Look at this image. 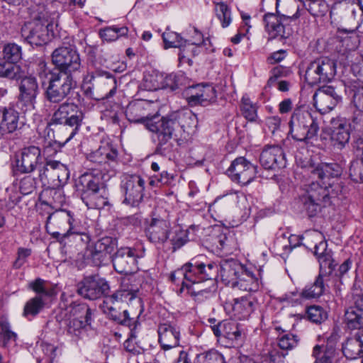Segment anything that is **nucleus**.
<instances>
[{"mask_svg":"<svg viewBox=\"0 0 363 363\" xmlns=\"http://www.w3.org/2000/svg\"><path fill=\"white\" fill-rule=\"evenodd\" d=\"M298 339L296 335L291 333H284L280 335L278 339V345L282 350H289L296 347L298 345Z\"/></svg>","mask_w":363,"mask_h":363,"instance_id":"obj_56","label":"nucleus"},{"mask_svg":"<svg viewBox=\"0 0 363 363\" xmlns=\"http://www.w3.org/2000/svg\"><path fill=\"white\" fill-rule=\"evenodd\" d=\"M35 179L31 176H26L20 181L19 189L24 194H29L35 188Z\"/></svg>","mask_w":363,"mask_h":363,"instance_id":"obj_61","label":"nucleus"},{"mask_svg":"<svg viewBox=\"0 0 363 363\" xmlns=\"http://www.w3.org/2000/svg\"><path fill=\"white\" fill-rule=\"evenodd\" d=\"M22 48L15 43L6 44L2 50L3 58L10 63H17L22 58Z\"/></svg>","mask_w":363,"mask_h":363,"instance_id":"obj_46","label":"nucleus"},{"mask_svg":"<svg viewBox=\"0 0 363 363\" xmlns=\"http://www.w3.org/2000/svg\"><path fill=\"white\" fill-rule=\"evenodd\" d=\"M123 306L118 298L113 294L104 297L100 308L104 313L113 320L123 325H130V320L133 318L130 317L128 310H123V313H121Z\"/></svg>","mask_w":363,"mask_h":363,"instance_id":"obj_27","label":"nucleus"},{"mask_svg":"<svg viewBox=\"0 0 363 363\" xmlns=\"http://www.w3.org/2000/svg\"><path fill=\"white\" fill-rule=\"evenodd\" d=\"M325 289L323 277L320 273L313 284L305 286L301 291V296L305 300L316 298L324 293Z\"/></svg>","mask_w":363,"mask_h":363,"instance_id":"obj_40","label":"nucleus"},{"mask_svg":"<svg viewBox=\"0 0 363 363\" xmlns=\"http://www.w3.org/2000/svg\"><path fill=\"white\" fill-rule=\"evenodd\" d=\"M118 156V150L111 143L102 142L97 150L86 156L87 160L93 164V167L89 169L100 172L101 178L108 181L116 174L111 163L116 162Z\"/></svg>","mask_w":363,"mask_h":363,"instance_id":"obj_5","label":"nucleus"},{"mask_svg":"<svg viewBox=\"0 0 363 363\" xmlns=\"http://www.w3.org/2000/svg\"><path fill=\"white\" fill-rule=\"evenodd\" d=\"M29 288L37 294L36 296H41L42 298H52L57 296V286L48 281L38 278L29 283Z\"/></svg>","mask_w":363,"mask_h":363,"instance_id":"obj_38","label":"nucleus"},{"mask_svg":"<svg viewBox=\"0 0 363 363\" xmlns=\"http://www.w3.org/2000/svg\"><path fill=\"white\" fill-rule=\"evenodd\" d=\"M280 300L281 301H286L289 303L294 305L301 303V302L305 300L303 297L301 296V292H298L297 291H290L281 297H280Z\"/></svg>","mask_w":363,"mask_h":363,"instance_id":"obj_62","label":"nucleus"},{"mask_svg":"<svg viewBox=\"0 0 363 363\" xmlns=\"http://www.w3.org/2000/svg\"><path fill=\"white\" fill-rule=\"evenodd\" d=\"M162 73L152 72L150 74H146L140 86L141 90L156 91L162 89Z\"/></svg>","mask_w":363,"mask_h":363,"instance_id":"obj_43","label":"nucleus"},{"mask_svg":"<svg viewBox=\"0 0 363 363\" xmlns=\"http://www.w3.org/2000/svg\"><path fill=\"white\" fill-rule=\"evenodd\" d=\"M70 313L76 316L70 320L67 332L75 337H79L85 328L91 324V311L85 304H75L72 307Z\"/></svg>","mask_w":363,"mask_h":363,"instance_id":"obj_23","label":"nucleus"},{"mask_svg":"<svg viewBox=\"0 0 363 363\" xmlns=\"http://www.w3.org/2000/svg\"><path fill=\"white\" fill-rule=\"evenodd\" d=\"M218 267L223 282L235 288L241 274L244 272L243 267L233 259L222 260Z\"/></svg>","mask_w":363,"mask_h":363,"instance_id":"obj_30","label":"nucleus"},{"mask_svg":"<svg viewBox=\"0 0 363 363\" xmlns=\"http://www.w3.org/2000/svg\"><path fill=\"white\" fill-rule=\"evenodd\" d=\"M352 102L358 111H363V82L354 81L349 86Z\"/></svg>","mask_w":363,"mask_h":363,"instance_id":"obj_48","label":"nucleus"},{"mask_svg":"<svg viewBox=\"0 0 363 363\" xmlns=\"http://www.w3.org/2000/svg\"><path fill=\"white\" fill-rule=\"evenodd\" d=\"M213 230L215 232L216 237L213 238L212 240L213 245L220 250H228L230 240L227 235L220 233V227L213 228Z\"/></svg>","mask_w":363,"mask_h":363,"instance_id":"obj_58","label":"nucleus"},{"mask_svg":"<svg viewBox=\"0 0 363 363\" xmlns=\"http://www.w3.org/2000/svg\"><path fill=\"white\" fill-rule=\"evenodd\" d=\"M218 267L214 262L204 264L191 259L182 268L175 270L171 274V280L176 284H181L179 292L184 290L194 296L197 301H202L212 294L207 281L218 277Z\"/></svg>","mask_w":363,"mask_h":363,"instance_id":"obj_1","label":"nucleus"},{"mask_svg":"<svg viewBox=\"0 0 363 363\" xmlns=\"http://www.w3.org/2000/svg\"><path fill=\"white\" fill-rule=\"evenodd\" d=\"M184 96L191 106H206L216 99L215 88L208 84H198L189 86L184 91Z\"/></svg>","mask_w":363,"mask_h":363,"instance_id":"obj_20","label":"nucleus"},{"mask_svg":"<svg viewBox=\"0 0 363 363\" xmlns=\"http://www.w3.org/2000/svg\"><path fill=\"white\" fill-rule=\"evenodd\" d=\"M311 177L317 179L312 182L306 190L300 195L302 204H319L332 203L330 201L329 188L332 187L334 179H337L342 173V168L335 162L320 163L310 169Z\"/></svg>","mask_w":363,"mask_h":363,"instance_id":"obj_2","label":"nucleus"},{"mask_svg":"<svg viewBox=\"0 0 363 363\" xmlns=\"http://www.w3.org/2000/svg\"><path fill=\"white\" fill-rule=\"evenodd\" d=\"M52 217H55L57 218L65 219L67 220L69 228L68 230L65 233H60L59 232H55L52 234L54 238H56L60 242H63L65 238H68L71 235H79L80 233L75 228L73 223L74 219L73 218V215L71 211H66L64 209L56 210L54 213H51L48 217V222L52 218Z\"/></svg>","mask_w":363,"mask_h":363,"instance_id":"obj_36","label":"nucleus"},{"mask_svg":"<svg viewBox=\"0 0 363 363\" xmlns=\"http://www.w3.org/2000/svg\"><path fill=\"white\" fill-rule=\"evenodd\" d=\"M313 99L315 107L322 113L330 112L342 101V96L331 86L319 88Z\"/></svg>","mask_w":363,"mask_h":363,"instance_id":"obj_19","label":"nucleus"},{"mask_svg":"<svg viewBox=\"0 0 363 363\" xmlns=\"http://www.w3.org/2000/svg\"><path fill=\"white\" fill-rule=\"evenodd\" d=\"M220 201L227 203L244 204L245 203H253L255 202V199L251 195H247L243 192L235 191L218 196L215 199L214 202L216 203Z\"/></svg>","mask_w":363,"mask_h":363,"instance_id":"obj_42","label":"nucleus"},{"mask_svg":"<svg viewBox=\"0 0 363 363\" xmlns=\"http://www.w3.org/2000/svg\"><path fill=\"white\" fill-rule=\"evenodd\" d=\"M75 86L76 82L72 74L52 71L45 91L46 98L52 103H60L70 94Z\"/></svg>","mask_w":363,"mask_h":363,"instance_id":"obj_7","label":"nucleus"},{"mask_svg":"<svg viewBox=\"0 0 363 363\" xmlns=\"http://www.w3.org/2000/svg\"><path fill=\"white\" fill-rule=\"evenodd\" d=\"M52 62L57 69L54 72H63L71 74L78 71L81 67V60L77 50L72 46H62L52 53Z\"/></svg>","mask_w":363,"mask_h":363,"instance_id":"obj_12","label":"nucleus"},{"mask_svg":"<svg viewBox=\"0 0 363 363\" xmlns=\"http://www.w3.org/2000/svg\"><path fill=\"white\" fill-rule=\"evenodd\" d=\"M158 334L159 342L164 350L179 345L180 333L176 327L167 323L160 324Z\"/></svg>","mask_w":363,"mask_h":363,"instance_id":"obj_34","label":"nucleus"},{"mask_svg":"<svg viewBox=\"0 0 363 363\" xmlns=\"http://www.w3.org/2000/svg\"><path fill=\"white\" fill-rule=\"evenodd\" d=\"M258 280L251 273L244 270L238 279L235 288L245 291H255L258 289Z\"/></svg>","mask_w":363,"mask_h":363,"instance_id":"obj_44","label":"nucleus"},{"mask_svg":"<svg viewBox=\"0 0 363 363\" xmlns=\"http://www.w3.org/2000/svg\"><path fill=\"white\" fill-rule=\"evenodd\" d=\"M29 288L37 294L36 296H41L42 298H52L57 296V286L48 281L38 278L29 283Z\"/></svg>","mask_w":363,"mask_h":363,"instance_id":"obj_37","label":"nucleus"},{"mask_svg":"<svg viewBox=\"0 0 363 363\" xmlns=\"http://www.w3.org/2000/svg\"><path fill=\"white\" fill-rule=\"evenodd\" d=\"M128 33V29L125 26H113L101 29L99 35L102 40L111 42L118 40L120 37L125 36Z\"/></svg>","mask_w":363,"mask_h":363,"instance_id":"obj_45","label":"nucleus"},{"mask_svg":"<svg viewBox=\"0 0 363 363\" xmlns=\"http://www.w3.org/2000/svg\"><path fill=\"white\" fill-rule=\"evenodd\" d=\"M49 196L52 197L51 201H43L42 204H52V203L57 204H64L66 203V198L64 191L58 188H50V189L45 190L42 196Z\"/></svg>","mask_w":363,"mask_h":363,"instance_id":"obj_55","label":"nucleus"},{"mask_svg":"<svg viewBox=\"0 0 363 363\" xmlns=\"http://www.w3.org/2000/svg\"><path fill=\"white\" fill-rule=\"evenodd\" d=\"M21 80L17 105L23 112L33 111L39 93L37 79L33 76H25Z\"/></svg>","mask_w":363,"mask_h":363,"instance_id":"obj_18","label":"nucleus"},{"mask_svg":"<svg viewBox=\"0 0 363 363\" xmlns=\"http://www.w3.org/2000/svg\"><path fill=\"white\" fill-rule=\"evenodd\" d=\"M69 178V172L67 166L56 160L48 161L39 172V179L43 185L49 188L64 186Z\"/></svg>","mask_w":363,"mask_h":363,"instance_id":"obj_11","label":"nucleus"},{"mask_svg":"<svg viewBox=\"0 0 363 363\" xmlns=\"http://www.w3.org/2000/svg\"><path fill=\"white\" fill-rule=\"evenodd\" d=\"M347 125L351 130H360L363 126V111H358L354 113L351 122Z\"/></svg>","mask_w":363,"mask_h":363,"instance_id":"obj_64","label":"nucleus"},{"mask_svg":"<svg viewBox=\"0 0 363 363\" xmlns=\"http://www.w3.org/2000/svg\"><path fill=\"white\" fill-rule=\"evenodd\" d=\"M140 288V281L135 276H130L122 280L121 286L114 294L121 303L124 305L134 301L136 305L135 317L138 318L143 311L142 301L138 298Z\"/></svg>","mask_w":363,"mask_h":363,"instance_id":"obj_15","label":"nucleus"},{"mask_svg":"<svg viewBox=\"0 0 363 363\" xmlns=\"http://www.w3.org/2000/svg\"><path fill=\"white\" fill-rule=\"evenodd\" d=\"M257 301L252 296L234 298L225 304V311L233 317L238 319H245L253 312Z\"/></svg>","mask_w":363,"mask_h":363,"instance_id":"obj_28","label":"nucleus"},{"mask_svg":"<svg viewBox=\"0 0 363 363\" xmlns=\"http://www.w3.org/2000/svg\"><path fill=\"white\" fill-rule=\"evenodd\" d=\"M95 79L96 77L93 74H89L84 78V82L82 85V91L87 98L99 101L104 98L108 99L115 94L117 89V84L116 79L113 75L108 73H105L103 76L97 79V82L104 86L106 88L105 89H108V91L104 95L95 94L94 84H92V81Z\"/></svg>","mask_w":363,"mask_h":363,"instance_id":"obj_17","label":"nucleus"},{"mask_svg":"<svg viewBox=\"0 0 363 363\" xmlns=\"http://www.w3.org/2000/svg\"><path fill=\"white\" fill-rule=\"evenodd\" d=\"M350 129L345 119H337L333 122L331 140L335 147L342 149L348 143L350 138Z\"/></svg>","mask_w":363,"mask_h":363,"instance_id":"obj_35","label":"nucleus"},{"mask_svg":"<svg viewBox=\"0 0 363 363\" xmlns=\"http://www.w3.org/2000/svg\"><path fill=\"white\" fill-rule=\"evenodd\" d=\"M200 363H227L223 354L215 350H211L199 356Z\"/></svg>","mask_w":363,"mask_h":363,"instance_id":"obj_54","label":"nucleus"},{"mask_svg":"<svg viewBox=\"0 0 363 363\" xmlns=\"http://www.w3.org/2000/svg\"><path fill=\"white\" fill-rule=\"evenodd\" d=\"M322 238L321 235L318 231L308 232L305 234L306 243L303 245L307 248H311L312 244L314 241H318L314 244V254L317 256L320 264V272L323 269H330L329 273L331 272L333 269V261L331 256L329 253L325 252L326 242L320 240Z\"/></svg>","mask_w":363,"mask_h":363,"instance_id":"obj_25","label":"nucleus"},{"mask_svg":"<svg viewBox=\"0 0 363 363\" xmlns=\"http://www.w3.org/2000/svg\"><path fill=\"white\" fill-rule=\"evenodd\" d=\"M116 246V241L111 237H104L100 239L95 244L96 253L110 255L113 252Z\"/></svg>","mask_w":363,"mask_h":363,"instance_id":"obj_52","label":"nucleus"},{"mask_svg":"<svg viewBox=\"0 0 363 363\" xmlns=\"http://www.w3.org/2000/svg\"><path fill=\"white\" fill-rule=\"evenodd\" d=\"M241 335L238 325L233 320H226L224 337L230 340H238Z\"/></svg>","mask_w":363,"mask_h":363,"instance_id":"obj_59","label":"nucleus"},{"mask_svg":"<svg viewBox=\"0 0 363 363\" xmlns=\"http://www.w3.org/2000/svg\"><path fill=\"white\" fill-rule=\"evenodd\" d=\"M163 80L162 89L169 88L172 90H174L178 87V82L177 79V75L174 73H171L169 74H162Z\"/></svg>","mask_w":363,"mask_h":363,"instance_id":"obj_63","label":"nucleus"},{"mask_svg":"<svg viewBox=\"0 0 363 363\" xmlns=\"http://www.w3.org/2000/svg\"><path fill=\"white\" fill-rule=\"evenodd\" d=\"M157 110V104L153 101L136 99L128 104L125 109V116L128 121L133 123L144 124L152 120Z\"/></svg>","mask_w":363,"mask_h":363,"instance_id":"obj_13","label":"nucleus"},{"mask_svg":"<svg viewBox=\"0 0 363 363\" xmlns=\"http://www.w3.org/2000/svg\"><path fill=\"white\" fill-rule=\"evenodd\" d=\"M83 120V113L74 103L65 102L54 112L52 121L56 124H65L73 127L65 143H68L78 132Z\"/></svg>","mask_w":363,"mask_h":363,"instance_id":"obj_10","label":"nucleus"},{"mask_svg":"<svg viewBox=\"0 0 363 363\" xmlns=\"http://www.w3.org/2000/svg\"><path fill=\"white\" fill-rule=\"evenodd\" d=\"M334 352L327 347L315 345L313 350V356L315 358V363H333Z\"/></svg>","mask_w":363,"mask_h":363,"instance_id":"obj_50","label":"nucleus"},{"mask_svg":"<svg viewBox=\"0 0 363 363\" xmlns=\"http://www.w3.org/2000/svg\"><path fill=\"white\" fill-rule=\"evenodd\" d=\"M336 69L335 60L327 57L318 58L307 67L306 80L311 85L329 82L334 79Z\"/></svg>","mask_w":363,"mask_h":363,"instance_id":"obj_9","label":"nucleus"},{"mask_svg":"<svg viewBox=\"0 0 363 363\" xmlns=\"http://www.w3.org/2000/svg\"><path fill=\"white\" fill-rule=\"evenodd\" d=\"M194 34L192 39L190 40L191 43L184 45L183 49H181V52L179 53V60L180 63H187L189 65L192 64L191 60L189 58V52H195V45H200L203 43V37L201 32L196 28H194Z\"/></svg>","mask_w":363,"mask_h":363,"instance_id":"obj_39","label":"nucleus"},{"mask_svg":"<svg viewBox=\"0 0 363 363\" xmlns=\"http://www.w3.org/2000/svg\"><path fill=\"white\" fill-rule=\"evenodd\" d=\"M145 184V180L140 175L124 174L121 182V188L125 194L123 203H140L143 197Z\"/></svg>","mask_w":363,"mask_h":363,"instance_id":"obj_21","label":"nucleus"},{"mask_svg":"<svg viewBox=\"0 0 363 363\" xmlns=\"http://www.w3.org/2000/svg\"><path fill=\"white\" fill-rule=\"evenodd\" d=\"M194 122L195 116L189 110L175 111L163 117H160L157 111L147 123V129L155 133L158 146L162 147L172 139H177L182 132L191 127Z\"/></svg>","mask_w":363,"mask_h":363,"instance_id":"obj_3","label":"nucleus"},{"mask_svg":"<svg viewBox=\"0 0 363 363\" xmlns=\"http://www.w3.org/2000/svg\"><path fill=\"white\" fill-rule=\"evenodd\" d=\"M299 17L298 11L292 16L268 13L264 16L265 30L269 39H286L291 35L293 30L291 22Z\"/></svg>","mask_w":363,"mask_h":363,"instance_id":"obj_8","label":"nucleus"},{"mask_svg":"<svg viewBox=\"0 0 363 363\" xmlns=\"http://www.w3.org/2000/svg\"><path fill=\"white\" fill-rule=\"evenodd\" d=\"M31 20L21 28L22 36L30 44L41 46L50 39L49 27L52 22L47 18V12L43 6L30 9Z\"/></svg>","mask_w":363,"mask_h":363,"instance_id":"obj_4","label":"nucleus"},{"mask_svg":"<svg viewBox=\"0 0 363 363\" xmlns=\"http://www.w3.org/2000/svg\"><path fill=\"white\" fill-rule=\"evenodd\" d=\"M345 323L350 330H359L363 336V294L354 296V304L345 313Z\"/></svg>","mask_w":363,"mask_h":363,"instance_id":"obj_29","label":"nucleus"},{"mask_svg":"<svg viewBox=\"0 0 363 363\" xmlns=\"http://www.w3.org/2000/svg\"><path fill=\"white\" fill-rule=\"evenodd\" d=\"M40 149L34 145L22 149L21 155L16 161L17 171L21 173H30L42 163Z\"/></svg>","mask_w":363,"mask_h":363,"instance_id":"obj_26","label":"nucleus"},{"mask_svg":"<svg viewBox=\"0 0 363 363\" xmlns=\"http://www.w3.org/2000/svg\"><path fill=\"white\" fill-rule=\"evenodd\" d=\"M291 74V72L289 68L282 66H277L272 69L271 76L268 79L267 84L269 86H274L277 80L281 79L283 77H286Z\"/></svg>","mask_w":363,"mask_h":363,"instance_id":"obj_57","label":"nucleus"},{"mask_svg":"<svg viewBox=\"0 0 363 363\" xmlns=\"http://www.w3.org/2000/svg\"><path fill=\"white\" fill-rule=\"evenodd\" d=\"M33 72L41 79L47 78L48 74L51 72L43 58H38L33 63Z\"/></svg>","mask_w":363,"mask_h":363,"instance_id":"obj_60","label":"nucleus"},{"mask_svg":"<svg viewBox=\"0 0 363 363\" xmlns=\"http://www.w3.org/2000/svg\"><path fill=\"white\" fill-rule=\"evenodd\" d=\"M138 258L135 249L128 247H121L112 258L113 265L118 273H133L138 269Z\"/></svg>","mask_w":363,"mask_h":363,"instance_id":"obj_24","label":"nucleus"},{"mask_svg":"<svg viewBox=\"0 0 363 363\" xmlns=\"http://www.w3.org/2000/svg\"><path fill=\"white\" fill-rule=\"evenodd\" d=\"M109 289L108 282L98 276L85 277L78 287V293L85 298L95 300L101 297Z\"/></svg>","mask_w":363,"mask_h":363,"instance_id":"obj_22","label":"nucleus"},{"mask_svg":"<svg viewBox=\"0 0 363 363\" xmlns=\"http://www.w3.org/2000/svg\"><path fill=\"white\" fill-rule=\"evenodd\" d=\"M45 302L41 296H35L26 303L23 309V315H36L44 307Z\"/></svg>","mask_w":363,"mask_h":363,"instance_id":"obj_51","label":"nucleus"},{"mask_svg":"<svg viewBox=\"0 0 363 363\" xmlns=\"http://www.w3.org/2000/svg\"><path fill=\"white\" fill-rule=\"evenodd\" d=\"M227 173L233 182L245 186L251 183L256 177L257 167L245 157H240L232 162Z\"/></svg>","mask_w":363,"mask_h":363,"instance_id":"obj_16","label":"nucleus"},{"mask_svg":"<svg viewBox=\"0 0 363 363\" xmlns=\"http://www.w3.org/2000/svg\"><path fill=\"white\" fill-rule=\"evenodd\" d=\"M101 180L104 181L101 178L100 172L94 170L84 173L79 178L77 186L83 192V200L86 194H91L94 198L99 197V194L104 199L103 204H108V191L106 187L101 186Z\"/></svg>","mask_w":363,"mask_h":363,"instance_id":"obj_14","label":"nucleus"},{"mask_svg":"<svg viewBox=\"0 0 363 363\" xmlns=\"http://www.w3.org/2000/svg\"><path fill=\"white\" fill-rule=\"evenodd\" d=\"M19 113L12 107L0 106V135L14 133L18 128Z\"/></svg>","mask_w":363,"mask_h":363,"instance_id":"obj_33","label":"nucleus"},{"mask_svg":"<svg viewBox=\"0 0 363 363\" xmlns=\"http://www.w3.org/2000/svg\"><path fill=\"white\" fill-rule=\"evenodd\" d=\"M170 223L168 220L154 218L146 229V235L149 240L155 243L165 242L170 233Z\"/></svg>","mask_w":363,"mask_h":363,"instance_id":"obj_32","label":"nucleus"},{"mask_svg":"<svg viewBox=\"0 0 363 363\" xmlns=\"http://www.w3.org/2000/svg\"><path fill=\"white\" fill-rule=\"evenodd\" d=\"M26 76L21 67L16 63L0 62V77L10 80H20Z\"/></svg>","mask_w":363,"mask_h":363,"instance_id":"obj_41","label":"nucleus"},{"mask_svg":"<svg viewBox=\"0 0 363 363\" xmlns=\"http://www.w3.org/2000/svg\"><path fill=\"white\" fill-rule=\"evenodd\" d=\"M162 39L164 43V48H179V52L181 49L184 47L183 38L176 32L167 30L162 34Z\"/></svg>","mask_w":363,"mask_h":363,"instance_id":"obj_49","label":"nucleus"},{"mask_svg":"<svg viewBox=\"0 0 363 363\" xmlns=\"http://www.w3.org/2000/svg\"><path fill=\"white\" fill-rule=\"evenodd\" d=\"M259 161L261 164L267 169H274L286 166L284 151L278 145L265 147L260 155Z\"/></svg>","mask_w":363,"mask_h":363,"instance_id":"obj_31","label":"nucleus"},{"mask_svg":"<svg viewBox=\"0 0 363 363\" xmlns=\"http://www.w3.org/2000/svg\"><path fill=\"white\" fill-rule=\"evenodd\" d=\"M289 127V133L294 140L309 143L318 135L319 123L309 111L298 110L292 114Z\"/></svg>","mask_w":363,"mask_h":363,"instance_id":"obj_6","label":"nucleus"},{"mask_svg":"<svg viewBox=\"0 0 363 363\" xmlns=\"http://www.w3.org/2000/svg\"><path fill=\"white\" fill-rule=\"evenodd\" d=\"M257 106L253 103L247 95H244L241 99L240 109L242 116L250 122H255L258 118Z\"/></svg>","mask_w":363,"mask_h":363,"instance_id":"obj_47","label":"nucleus"},{"mask_svg":"<svg viewBox=\"0 0 363 363\" xmlns=\"http://www.w3.org/2000/svg\"><path fill=\"white\" fill-rule=\"evenodd\" d=\"M306 313L308 320L315 323H321L328 318L327 313L318 306L308 307Z\"/></svg>","mask_w":363,"mask_h":363,"instance_id":"obj_53","label":"nucleus"}]
</instances>
